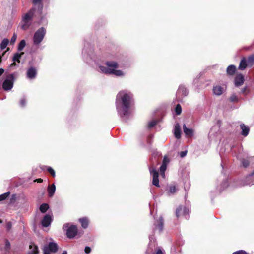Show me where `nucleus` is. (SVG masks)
Here are the masks:
<instances>
[{
	"label": "nucleus",
	"instance_id": "obj_1",
	"mask_svg": "<svg viewBox=\"0 0 254 254\" xmlns=\"http://www.w3.org/2000/svg\"><path fill=\"white\" fill-rule=\"evenodd\" d=\"M134 105L133 94L127 90L120 91L117 95L116 108L122 120L127 122L132 116V109Z\"/></svg>",
	"mask_w": 254,
	"mask_h": 254
},
{
	"label": "nucleus",
	"instance_id": "obj_2",
	"mask_svg": "<svg viewBox=\"0 0 254 254\" xmlns=\"http://www.w3.org/2000/svg\"><path fill=\"white\" fill-rule=\"evenodd\" d=\"M106 66L102 65H98L97 70L106 75H114L118 77L124 76L125 74L121 70L117 69L119 67L118 63L113 61H106L105 63Z\"/></svg>",
	"mask_w": 254,
	"mask_h": 254
},
{
	"label": "nucleus",
	"instance_id": "obj_3",
	"mask_svg": "<svg viewBox=\"0 0 254 254\" xmlns=\"http://www.w3.org/2000/svg\"><path fill=\"white\" fill-rule=\"evenodd\" d=\"M35 13V9L32 8L22 17V20L20 23V26L22 29L26 30L31 26L33 16Z\"/></svg>",
	"mask_w": 254,
	"mask_h": 254
},
{
	"label": "nucleus",
	"instance_id": "obj_4",
	"mask_svg": "<svg viewBox=\"0 0 254 254\" xmlns=\"http://www.w3.org/2000/svg\"><path fill=\"white\" fill-rule=\"evenodd\" d=\"M16 77V73H11L6 76L2 83V88L4 91H9L12 89Z\"/></svg>",
	"mask_w": 254,
	"mask_h": 254
},
{
	"label": "nucleus",
	"instance_id": "obj_5",
	"mask_svg": "<svg viewBox=\"0 0 254 254\" xmlns=\"http://www.w3.org/2000/svg\"><path fill=\"white\" fill-rule=\"evenodd\" d=\"M46 30L44 27H41L38 29L34 33L33 36V44L36 46H38L42 42L46 35Z\"/></svg>",
	"mask_w": 254,
	"mask_h": 254
},
{
	"label": "nucleus",
	"instance_id": "obj_6",
	"mask_svg": "<svg viewBox=\"0 0 254 254\" xmlns=\"http://www.w3.org/2000/svg\"><path fill=\"white\" fill-rule=\"evenodd\" d=\"M63 229L66 232V235L67 238L69 239L73 238L77 233V228L75 225L69 226V223H66L63 226Z\"/></svg>",
	"mask_w": 254,
	"mask_h": 254
},
{
	"label": "nucleus",
	"instance_id": "obj_7",
	"mask_svg": "<svg viewBox=\"0 0 254 254\" xmlns=\"http://www.w3.org/2000/svg\"><path fill=\"white\" fill-rule=\"evenodd\" d=\"M149 170L151 175L152 176V184L157 187H160L159 181V174L154 166H151L149 167Z\"/></svg>",
	"mask_w": 254,
	"mask_h": 254
},
{
	"label": "nucleus",
	"instance_id": "obj_8",
	"mask_svg": "<svg viewBox=\"0 0 254 254\" xmlns=\"http://www.w3.org/2000/svg\"><path fill=\"white\" fill-rule=\"evenodd\" d=\"M189 213V208L183 206H179L176 210V216L177 217H179L183 215L186 219H188Z\"/></svg>",
	"mask_w": 254,
	"mask_h": 254
},
{
	"label": "nucleus",
	"instance_id": "obj_9",
	"mask_svg": "<svg viewBox=\"0 0 254 254\" xmlns=\"http://www.w3.org/2000/svg\"><path fill=\"white\" fill-rule=\"evenodd\" d=\"M58 246L55 242H50L48 245H45L43 248V251H45L52 253H55L58 251Z\"/></svg>",
	"mask_w": 254,
	"mask_h": 254
},
{
	"label": "nucleus",
	"instance_id": "obj_10",
	"mask_svg": "<svg viewBox=\"0 0 254 254\" xmlns=\"http://www.w3.org/2000/svg\"><path fill=\"white\" fill-rule=\"evenodd\" d=\"M169 162V159L166 156H164L162 161V164L159 168L160 175L163 178H164L165 177V172L167 169V167Z\"/></svg>",
	"mask_w": 254,
	"mask_h": 254
},
{
	"label": "nucleus",
	"instance_id": "obj_11",
	"mask_svg": "<svg viewBox=\"0 0 254 254\" xmlns=\"http://www.w3.org/2000/svg\"><path fill=\"white\" fill-rule=\"evenodd\" d=\"M163 228V219L162 217H160L159 220L154 223L153 231L161 233Z\"/></svg>",
	"mask_w": 254,
	"mask_h": 254
},
{
	"label": "nucleus",
	"instance_id": "obj_12",
	"mask_svg": "<svg viewBox=\"0 0 254 254\" xmlns=\"http://www.w3.org/2000/svg\"><path fill=\"white\" fill-rule=\"evenodd\" d=\"M37 74L36 69L34 67H31L27 69V78L30 79H33L36 77Z\"/></svg>",
	"mask_w": 254,
	"mask_h": 254
},
{
	"label": "nucleus",
	"instance_id": "obj_13",
	"mask_svg": "<svg viewBox=\"0 0 254 254\" xmlns=\"http://www.w3.org/2000/svg\"><path fill=\"white\" fill-rule=\"evenodd\" d=\"M52 221V216L50 214H46L42 220L41 224L43 227H47L50 225Z\"/></svg>",
	"mask_w": 254,
	"mask_h": 254
},
{
	"label": "nucleus",
	"instance_id": "obj_14",
	"mask_svg": "<svg viewBox=\"0 0 254 254\" xmlns=\"http://www.w3.org/2000/svg\"><path fill=\"white\" fill-rule=\"evenodd\" d=\"M188 94V91L184 85H180L177 92V95L179 98L180 96L185 97Z\"/></svg>",
	"mask_w": 254,
	"mask_h": 254
},
{
	"label": "nucleus",
	"instance_id": "obj_15",
	"mask_svg": "<svg viewBox=\"0 0 254 254\" xmlns=\"http://www.w3.org/2000/svg\"><path fill=\"white\" fill-rule=\"evenodd\" d=\"M244 82V77L241 74H238L235 78V85L237 87L242 85Z\"/></svg>",
	"mask_w": 254,
	"mask_h": 254
},
{
	"label": "nucleus",
	"instance_id": "obj_16",
	"mask_svg": "<svg viewBox=\"0 0 254 254\" xmlns=\"http://www.w3.org/2000/svg\"><path fill=\"white\" fill-rule=\"evenodd\" d=\"M240 127L242 130L241 135L244 137L247 136L250 132V127L243 123L240 124Z\"/></svg>",
	"mask_w": 254,
	"mask_h": 254
},
{
	"label": "nucleus",
	"instance_id": "obj_17",
	"mask_svg": "<svg viewBox=\"0 0 254 254\" xmlns=\"http://www.w3.org/2000/svg\"><path fill=\"white\" fill-rule=\"evenodd\" d=\"M229 185L228 180L227 178L223 179L222 183L220 186H217V189L218 191L220 192L225 189H226Z\"/></svg>",
	"mask_w": 254,
	"mask_h": 254
},
{
	"label": "nucleus",
	"instance_id": "obj_18",
	"mask_svg": "<svg viewBox=\"0 0 254 254\" xmlns=\"http://www.w3.org/2000/svg\"><path fill=\"white\" fill-rule=\"evenodd\" d=\"M39 249L37 245L33 243H31L29 245V251L28 254H38Z\"/></svg>",
	"mask_w": 254,
	"mask_h": 254
},
{
	"label": "nucleus",
	"instance_id": "obj_19",
	"mask_svg": "<svg viewBox=\"0 0 254 254\" xmlns=\"http://www.w3.org/2000/svg\"><path fill=\"white\" fill-rule=\"evenodd\" d=\"M224 91L223 88L219 85L214 86L213 87V93L216 96H220L222 94Z\"/></svg>",
	"mask_w": 254,
	"mask_h": 254
},
{
	"label": "nucleus",
	"instance_id": "obj_20",
	"mask_svg": "<svg viewBox=\"0 0 254 254\" xmlns=\"http://www.w3.org/2000/svg\"><path fill=\"white\" fill-rule=\"evenodd\" d=\"M181 128L180 126L179 123H176L174 127V134L175 137L177 139H180L181 138Z\"/></svg>",
	"mask_w": 254,
	"mask_h": 254
},
{
	"label": "nucleus",
	"instance_id": "obj_21",
	"mask_svg": "<svg viewBox=\"0 0 254 254\" xmlns=\"http://www.w3.org/2000/svg\"><path fill=\"white\" fill-rule=\"evenodd\" d=\"M183 131L185 135L188 137H191L193 135V130L187 127L185 124L183 126Z\"/></svg>",
	"mask_w": 254,
	"mask_h": 254
},
{
	"label": "nucleus",
	"instance_id": "obj_22",
	"mask_svg": "<svg viewBox=\"0 0 254 254\" xmlns=\"http://www.w3.org/2000/svg\"><path fill=\"white\" fill-rule=\"evenodd\" d=\"M56 191V186L54 184L49 185L47 188L48 196L50 197L53 196Z\"/></svg>",
	"mask_w": 254,
	"mask_h": 254
},
{
	"label": "nucleus",
	"instance_id": "obj_23",
	"mask_svg": "<svg viewBox=\"0 0 254 254\" xmlns=\"http://www.w3.org/2000/svg\"><path fill=\"white\" fill-rule=\"evenodd\" d=\"M248 65L246 59L245 58H243L240 62L238 68L240 70H243L246 68Z\"/></svg>",
	"mask_w": 254,
	"mask_h": 254
},
{
	"label": "nucleus",
	"instance_id": "obj_24",
	"mask_svg": "<svg viewBox=\"0 0 254 254\" xmlns=\"http://www.w3.org/2000/svg\"><path fill=\"white\" fill-rule=\"evenodd\" d=\"M22 54H23V53H22L21 54L18 53H16L14 54L13 57L12 58V61L14 62L11 64V66L15 65H16V64L15 63V62L20 63V59Z\"/></svg>",
	"mask_w": 254,
	"mask_h": 254
},
{
	"label": "nucleus",
	"instance_id": "obj_25",
	"mask_svg": "<svg viewBox=\"0 0 254 254\" xmlns=\"http://www.w3.org/2000/svg\"><path fill=\"white\" fill-rule=\"evenodd\" d=\"M236 68L234 65H230L227 68V74L229 75H233L236 72Z\"/></svg>",
	"mask_w": 254,
	"mask_h": 254
},
{
	"label": "nucleus",
	"instance_id": "obj_26",
	"mask_svg": "<svg viewBox=\"0 0 254 254\" xmlns=\"http://www.w3.org/2000/svg\"><path fill=\"white\" fill-rule=\"evenodd\" d=\"M79 221L81 224L82 227L85 229L87 228L88 226V220L86 217H83L79 219Z\"/></svg>",
	"mask_w": 254,
	"mask_h": 254
},
{
	"label": "nucleus",
	"instance_id": "obj_27",
	"mask_svg": "<svg viewBox=\"0 0 254 254\" xmlns=\"http://www.w3.org/2000/svg\"><path fill=\"white\" fill-rule=\"evenodd\" d=\"M49 208V206L47 203L42 204L39 207V210L41 212L44 213H45Z\"/></svg>",
	"mask_w": 254,
	"mask_h": 254
},
{
	"label": "nucleus",
	"instance_id": "obj_28",
	"mask_svg": "<svg viewBox=\"0 0 254 254\" xmlns=\"http://www.w3.org/2000/svg\"><path fill=\"white\" fill-rule=\"evenodd\" d=\"M9 40L8 39L5 38L3 39L0 43V49L4 50L7 46Z\"/></svg>",
	"mask_w": 254,
	"mask_h": 254
},
{
	"label": "nucleus",
	"instance_id": "obj_29",
	"mask_svg": "<svg viewBox=\"0 0 254 254\" xmlns=\"http://www.w3.org/2000/svg\"><path fill=\"white\" fill-rule=\"evenodd\" d=\"M248 65L252 66L254 64V55L250 56L247 60Z\"/></svg>",
	"mask_w": 254,
	"mask_h": 254
},
{
	"label": "nucleus",
	"instance_id": "obj_30",
	"mask_svg": "<svg viewBox=\"0 0 254 254\" xmlns=\"http://www.w3.org/2000/svg\"><path fill=\"white\" fill-rule=\"evenodd\" d=\"M26 45V42L24 40H21L18 44V50L19 51H22Z\"/></svg>",
	"mask_w": 254,
	"mask_h": 254
},
{
	"label": "nucleus",
	"instance_id": "obj_31",
	"mask_svg": "<svg viewBox=\"0 0 254 254\" xmlns=\"http://www.w3.org/2000/svg\"><path fill=\"white\" fill-rule=\"evenodd\" d=\"M175 114L177 115H179L182 112V107L180 104H177L176 106L175 110Z\"/></svg>",
	"mask_w": 254,
	"mask_h": 254
},
{
	"label": "nucleus",
	"instance_id": "obj_32",
	"mask_svg": "<svg viewBox=\"0 0 254 254\" xmlns=\"http://www.w3.org/2000/svg\"><path fill=\"white\" fill-rule=\"evenodd\" d=\"M176 190V187L175 186L172 185L169 187V189L168 190L169 195L174 194Z\"/></svg>",
	"mask_w": 254,
	"mask_h": 254
},
{
	"label": "nucleus",
	"instance_id": "obj_33",
	"mask_svg": "<svg viewBox=\"0 0 254 254\" xmlns=\"http://www.w3.org/2000/svg\"><path fill=\"white\" fill-rule=\"evenodd\" d=\"M10 192H7L0 195V201L5 200L9 195Z\"/></svg>",
	"mask_w": 254,
	"mask_h": 254
},
{
	"label": "nucleus",
	"instance_id": "obj_34",
	"mask_svg": "<svg viewBox=\"0 0 254 254\" xmlns=\"http://www.w3.org/2000/svg\"><path fill=\"white\" fill-rule=\"evenodd\" d=\"M157 123V121L156 120H152L149 122L148 124V128H151L154 127Z\"/></svg>",
	"mask_w": 254,
	"mask_h": 254
},
{
	"label": "nucleus",
	"instance_id": "obj_35",
	"mask_svg": "<svg viewBox=\"0 0 254 254\" xmlns=\"http://www.w3.org/2000/svg\"><path fill=\"white\" fill-rule=\"evenodd\" d=\"M149 240H150V243L149 244V248H150L152 246H153L154 247H155V244L154 243V242H152V241H154V237L153 235H150L149 236Z\"/></svg>",
	"mask_w": 254,
	"mask_h": 254
},
{
	"label": "nucleus",
	"instance_id": "obj_36",
	"mask_svg": "<svg viewBox=\"0 0 254 254\" xmlns=\"http://www.w3.org/2000/svg\"><path fill=\"white\" fill-rule=\"evenodd\" d=\"M241 163L244 168H247L249 165V162L247 159H242Z\"/></svg>",
	"mask_w": 254,
	"mask_h": 254
},
{
	"label": "nucleus",
	"instance_id": "obj_37",
	"mask_svg": "<svg viewBox=\"0 0 254 254\" xmlns=\"http://www.w3.org/2000/svg\"><path fill=\"white\" fill-rule=\"evenodd\" d=\"M47 171L52 175V176L54 177L55 176V172L54 169L51 167H48L47 168Z\"/></svg>",
	"mask_w": 254,
	"mask_h": 254
},
{
	"label": "nucleus",
	"instance_id": "obj_38",
	"mask_svg": "<svg viewBox=\"0 0 254 254\" xmlns=\"http://www.w3.org/2000/svg\"><path fill=\"white\" fill-rule=\"evenodd\" d=\"M232 254H249L247 252H246L244 250H239L237 251L234 253H233Z\"/></svg>",
	"mask_w": 254,
	"mask_h": 254
},
{
	"label": "nucleus",
	"instance_id": "obj_39",
	"mask_svg": "<svg viewBox=\"0 0 254 254\" xmlns=\"http://www.w3.org/2000/svg\"><path fill=\"white\" fill-rule=\"evenodd\" d=\"M230 100L231 102H237L238 101V97L235 95H232L230 97Z\"/></svg>",
	"mask_w": 254,
	"mask_h": 254
},
{
	"label": "nucleus",
	"instance_id": "obj_40",
	"mask_svg": "<svg viewBox=\"0 0 254 254\" xmlns=\"http://www.w3.org/2000/svg\"><path fill=\"white\" fill-rule=\"evenodd\" d=\"M16 39H17V35H16V34L14 33L12 38H11L10 43L11 44H14L15 42Z\"/></svg>",
	"mask_w": 254,
	"mask_h": 254
},
{
	"label": "nucleus",
	"instance_id": "obj_41",
	"mask_svg": "<svg viewBox=\"0 0 254 254\" xmlns=\"http://www.w3.org/2000/svg\"><path fill=\"white\" fill-rule=\"evenodd\" d=\"M26 99L23 98H22L20 101V105L21 107H23L26 105Z\"/></svg>",
	"mask_w": 254,
	"mask_h": 254
},
{
	"label": "nucleus",
	"instance_id": "obj_42",
	"mask_svg": "<svg viewBox=\"0 0 254 254\" xmlns=\"http://www.w3.org/2000/svg\"><path fill=\"white\" fill-rule=\"evenodd\" d=\"M6 229L8 231H9L12 228V223L11 222H8L6 225Z\"/></svg>",
	"mask_w": 254,
	"mask_h": 254
},
{
	"label": "nucleus",
	"instance_id": "obj_43",
	"mask_svg": "<svg viewBox=\"0 0 254 254\" xmlns=\"http://www.w3.org/2000/svg\"><path fill=\"white\" fill-rule=\"evenodd\" d=\"M84 251H85V253H86L87 254H88L91 252V249L89 247L86 246L85 248Z\"/></svg>",
	"mask_w": 254,
	"mask_h": 254
},
{
	"label": "nucleus",
	"instance_id": "obj_44",
	"mask_svg": "<svg viewBox=\"0 0 254 254\" xmlns=\"http://www.w3.org/2000/svg\"><path fill=\"white\" fill-rule=\"evenodd\" d=\"M10 242L7 240H6L5 246V249H6V250L9 249H10Z\"/></svg>",
	"mask_w": 254,
	"mask_h": 254
},
{
	"label": "nucleus",
	"instance_id": "obj_45",
	"mask_svg": "<svg viewBox=\"0 0 254 254\" xmlns=\"http://www.w3.org/2000/svg\"><path fill=\"white\" fill-rule=\"evenodd\" d=\"M41 1H42V0H33V3L34 4H39L41 6H42ZM41 7H42V6H41ZM41 8H42V7H41Z\"/></svg>",
	"mask_w": 254,
	"mask_h": 254
},
{
	"label": "nucleus",
	"instance_id": "obj_46",
	"mask_svg": "<svg viewBox=\"0 0 254 254\" xmlns=\"http://www.w3.org/2000/svg\"><path fill=\"white\" fill-rule=\"evenodd\" d=\"M154 254H163V253L161 249L158 247Z\"/></svg>",
	"mask_w": 254,
	"mask_h": 254
},
{
	"label": "nucleus",
	"instance_id": "obj_47",
	"mask_svg": "<svg viewBox=\"0 0 254 254\" xmlns=\"http://www.w3.org/2000/svg\"><path fill=\"white\" fill-rule=\"evenodd\" d=\"M187 155V151H181L180 153V155L181 157H185L186 155Z\"/></svg>",
	"mask_w": 254,
	"mask_h": 254
},
{
	"label": "nucleus",
	"instance_id": "obj_48",
	"mask_svg": "<svg viewBox=\"0 0 254 254\" xmlns=\"http://www.w3.org/2000/svg\"><path fill=\"white\" fill-rule=\"evenodd\" d=\"M248 91V92H249V91H248L247 90V87H245L241 90V93L243 94H245L246 92Z\"/></svg>",
	"mask_w": 254,
	"mask_h": 254
},
{
	"label": "nucleus",
	"instance_id": "obj_49",
	"mask_svg": "<svg viewBox=\"0 0 254 254\" xmlns=\"http://www.w3.org/2000/svg\"><path fill=\"white\" fill-rule=\"evenodd\" d=\"M4 72V70L3 68H0V76H1Z\"/></svg>",
	"mask_w": 254,
	"mask_h": 254
},
{
	"label": "nucleus",
	"instance_id": "obj_50",
	"mask_svg": "<svg viewBox=\"0 0 254 254\" xmlns=\"http://www.w3.org/2000/svg\"><path fill=\"white\" fill-rule=\"evenodd\" d=\"M152 138V136L151 135H149L148 138V141L149 143H151L150 139H151Z\"/></svg>",
	"mask_w": 254,
	"mask_h": 254
},
{
	"label": "nucleus",
	"instance_id": "obj_51",
	"mask_svg": "<svg viewBox=\"0 0 254 254\" xmlns=\"http://www.w3.org/2000/svg\"><path fill=\"white\" fill-rule=\"evenodd\" d=\"M35 181H37L39 183H42L43 182V180L42 179H36Z\"/></svg>",
	"mask_w": 254,
	"mask_h": 254
},
{
	"label": "nucleus",
	"instance_id": "obj_52",
	"mask_svg": "<svg viewBox=\"0 0 254 254\" xmlns=\"http://www.w3.org/2000/svg\"><path fill=\"white\" fill-rule=\"evenodd\" d=\"M86 53V50L85 49V48H83V50H82V54L85 55V54Z\"/></svg>",
	"mask_w": 254,
	"mask_h": 254
},
{
	"label": "nucleus",
	"instance_id": "obj_53",
	"mask_svg": "<svg viewBox=\"0 0 254 254\" xmlns=\"http://www.w3.org/2000/svg\"><path fill=\"white\" fill-rule=\"evenodd\" d=\"M43 254H52V253L47 252V251L46 250L45 251H43Z\"/></svg>",
	"mask_w": 254,
	"mask_h": 254
},
{
	"label": "nucleus",
	"instance_id": "obj_54",
	"mask_svg": "<svg viewBox=\"0 0 254 254\" xmlns=\"http://www.w3.org/2000/svg\"><path fill=\"white\" fill-rule=\"evenodd\" d=\"M61 254H67V253L66 251H64Z\"/></svg>",
	"mask_w": 254,
	"mask_h": 254
},
{
	"label": "nucleus",
	"instance_id": "obj_55",
	"mask_svg": "<svg viewBox=\"0 0 254 254\" xmlns=\"http://www.w3.org/2000/svg\"><path fill=\"white\" fill-rule=\"evenodd\" d=\"M150 252H149V250L148 249L147 251V253H146V254H150Z\"/></svg>",
	"mask_w": 254,
	"mask_h": 254
},
{
	"label": "nucleus",
	"instance_id": "obj_56",
	"mask_svg": "<svg viewBox=\"0 0 254 254\" xmlns=\"http://www.w3.org/2000/svg\"><path fill=\"white\" fill-rule=\"evenodd\" d=\"M2 222V221L1 220H0V223H1Z\"/></svg>",
	"mask_w": 254,
	"mask_h": 254
}]
</instances>
